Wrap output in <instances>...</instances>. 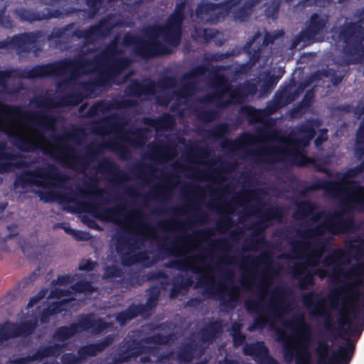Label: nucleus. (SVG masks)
<instances>
[{
	"instance_id": "1",
	"label": "nucleus",
	"mask_w": 364,
	"mask_h": 364,
	"mask_svg": "<svg viewBox=\"0 0 364 364\" xmlns=\"http://www.w3.org/2000/svg\"><path fill=\"white\" fill-rule=\"evenodd\" d=\"M356 245H353L348 251L336 250L328 256L323 262L322 269H317L316 274L321 277H330L341 283L338 291L331 294L327 299H321L318 295L311 294L306 295L304 303L311 309L315 315H321L329 306L337 309L342 312L346 322L351 314L358 310L357 303L360 294L358 286L364 281V265L358 264L356 267L346 268L341 267L349 262L350 255H359L355 250Z\"/></svg>"
},
{
	"instance_id": "2",
	"label": "nucleus",
	"mask_w": 364,
	"mask_h": 364,
	"mask_svg": "<svg viewBox=\"0 0 364 364\" xmlns=\"http://www.w3.org/2000/svg\"><path fill=\"white\" fill-rule=\"evenodd\" d=\"M314 220V228L304 233L302 244L296 248L295 256L301 257L304 263L296 272L303 287L312 284L313 277L307 267L317 264L323 252V240L332 234L348 230L344 217L339 214L330 216L317 215Z\"/></svg>"
},
{
	"instance_id": "3",
	"label": "nucleus",
	"mask_w": 364,
	"mask_h": 364,
	"mask_svg": "<svg viewBox=\"0 0 364 364\" xmlns=\"http://www.w3.org/2000/svg\"><path fill=\"white\" fill-rule=\"evenodd\" d=\"M262 303L268 302V309L275 317L272 323H282V329L277 330V335L283 341L291 358H295L296 364H311L310 353L308 350L309 343V330L299 316L291 322H284L282 318L284 304L280 292H267L263 296Z\"/></svg>"
},
{
	"instance_id": "4",
	"label": "nucleus",
	"mask_w": 364,
	"mask_h": 364,
	"mask_svg": "<svg viewBox=\"0 0 364 364\" xmlns=\"http://www.w3.org/2000/svg\"><path fill=\"white\" fill-rule=\"evenodd\" d=\"M314 131L309 127L302 129L296 137H291L286 139H279L268 144V147L263 151V154L267 155L268 161L280 159L279 154L288 153L295 156L304 157L303 148L314 136Z\"/></svg>"
},
{
	"instance_id": "5",
	"label": "nucleus",
	"mask_w": 364,
	"mask_h": 364,
	"mask_svg": "<svg viewBox=\"0 0 364 364\" xmlns=\"http://www.w3.org/2000/svg\"><path fill=\"white\" fill-rule=\"evenodd\" d=\"M328 190L336 196L342 198L348 208L364 209V188L346 181L341 183H331Z\"/></svg>"
},
{
	"instance_id": "6",
	"label": "nucleus",
	"mask_w": 364,
	"mask_h": 364,
	"mask_svg": "<svg viewBox=\"0 0 364 364\" xmlns=\"http://www.w3.org/2000/svg\"><path fill=\"white\" fill-rule=\"evenodd\" d=\"M352 349L349 344L348 348L341 347L338 351H335L328 342L321 341L316 349L317 364H341L348 359Z\"/></svg>"
},
{
	"instance_id": "7",
	"label": "nucleus",
	"mask_w": 364,
	"mask_h": 364,
	"mask_svg": "<svg viewBox=\"0 0 364 364\" xmlns=\"http://www.w3.org/2000/svg\"><path fill=\"white\" fill-rule=\"evenodd\" d=\"M24 180L28 183L42 187H47L54 183L53 173L48 168L28 171L25 174Z\"/></svg>"
},
{
	"instance_id": "8",
	"label": "nucleus",
	"mask_w": 364,
	"mask_h": 364,
	"mask_svg": "<svg viewBox=\"0 0 364 364\" xmlns=\"http://www.w3.org/2000/svg\"><path fill=\"white\" fill-rule=\"evenodd\" d=\"M182 17L180 13L176 14L170 18V22L167 27L161 31L164 38L173 44L176 45L179 38L180 26Z\"/></svg>"
},
{
	"instance_id": "9",
	"label": "nucleus",
	"mask_w": 364,
	"mask_h": 364,
	"mask_svg": "<svg viewBox=\"0 0 364 364\" xmlns=\"http://www.w3.org/2000/svg\"><path fill=\"white\" fill-rule=\"evenodd\" d=\"M33 327V323H30L29 325L24 324L23 328L21 327L18 330H17L16 326L11 323H5L0 326V341L23 333H30Z\"/></svg>"
},
{
	"instance_id": "10",
	"label": "nucleus",
	"mask_w": 364,
	"mask_h": 364,
	"mask_svg": "<svg viewBox=\"0 0 364 364\" xmlns=\"http://www.w3.org/2000/svg\"><path fill=\"white\" fill-rule=\"evenodd\" d=\"M19 166V160L11 156L7 149L0 146V171L11 170L13 166Z\"/></svg>"
},
{
	"instance_id": "11",
	"label": "nucleus",
	"mask_w": 364,
	"mask_h": 364,
	"mask_svg": "<svg viewBox=\"0 0 364 364\" xmlns=\"http://www.w3.org/2000/svg\"><path fill=\"white\" fill-rule=\"evenodd\" d=\"M65 289L60 286L57 289L56 291L52 292V297L56 298L58 299V301L56 302H52V306L49 307L48 309L46 311V314H51V313H55L58 311H61L63 310L66 309L65 307L60 308V306L57 307L56 306L59 305L60 304H65L68 301L69 299H65L64 296H65Z\"/></svg>"
},
{
	"instance_id": "12",
	"label": "nucleus",
	"mask_w": 364,
	"mask_h": 364,
	"mask_svg": "<svg viewBox=\"0 0 364 364\" xmlns=\"http://www.w3.org/2000/svg\"><path fill=\"white\" fill-rule=\"evenodd\" d=\"M122 212L119 208L104 210L103 213H99L97 217L103 220H112L117 223H121L120 215Z\"/></svg>"
},
{
	"instance_id": "13",
	"label": "nucleus",
	"mask_w": 364,
	"mask_h": 364,
	"mask_svg": "<svg viewBox=\"0 0 364 364\" xmlns=\"http://www.w3.org/2000/svg\"><path fill=\"white\" fill-rule=\"evenodd\" d=\"M244 351L248 355H255L257 356H264L267 354V349L263 344L246 346Z\"/></svg>"
},
{
	"instance_id": "14",
	"label": "nucleus",
	"mask_w": 364,
	"mask_h": 364,
	"mask_svg": "<svg viewBox=\"0 0 364 364\" xmlns=\"http://www.w3.org/2000/svg\"><path fill=\"white\" fill-rule=\"evenodd\" d=\"M93 263L90 261H82L80 264V269L90 270L93 268Z\"/></svg>"
},
{
	"instance_id": "15",
	"label": "nucleus",
	"mask_w": 364,
	"mask_h": 364,
	"mask_svg": "<svg viewBox=\"0 0 364 364\" xmlns=\"http://www.w3.org/2000/svg\"><path fill=\"white\" fill-rule=\"evenodd\" d=\"M75 332L73 331H72V332H70V331L67 328H63L60 330L58 336L64 339V338H68L70 334H73Z\"/></svg>"
},
{
	"instance_id": "16",
	"label": "nucleus",
	"mask_w": 364,
	"mask_h": 364,
	"mask_svg": "<svg viewBox=\"0 0 364 364\" xmlns=\"http://www.w3.org/2000/svg\"><path fill=\"white\" fill-rule=\"evenodd\" d=\"M363 137H364V131L360 129L359 131V132L358 134V136H357L358 145H361L363 143Z\"/></svg>"
},
{
	"instance_id": "17",
	"label": "nucleus",
	"mask_w": 364,
	"mask_h": 364,
	"mask_svg": "<svg viewBox=\"0 0 364 364\" xmlns=\"http://www.w3.org/2000/svg\"><path fill=\"white\" fill-rule=\"evenodd\" d=\"M326 139V137L324 135H323L321 139H319V138L316 139V145H318L322 141H324Z\"/></svg>"
},
{
	"instance_id": "18",
	"label": "nucleus",
	"mask_w": 364,
	"mask_h": 364,
	"mask_svg": "<svg viewBox=\"0 0 364 364\" xmlns=\"http://www.w3.org/2000/svg\"><path fill=\"white\" fill-rule=\"evenodd\" d=\"M35 302H36V299L35 298H33V299H32L30 301V302H29V304H28V306H33V303H35Z\"/></svg>"
},
{
	"instance_id": "19",
	"label": "nucleus",
	"mask_w": 364,
	"mask_h": 364,
	"mask_svg": "<svg viewBox=\"0 0 364 364\" xmlns=\"http://www.w3.org/2000/svg\"><path fill=\"white\" fill-rule=\"evenodd\" d=\"M235 339L236 340V343H239L240 342H241V341H242V340L243 339V338H242L240 335H239L238 340H237V338H235Z\"/></svg>"
},
{
	"instance_id": "20",
	"label": "nucleus",
	"mask_w": 364,
	"mask_h": 364,
	"mask_svg": "<svg viewBox=\"0 0 364 364\" xmlns=\"http://www.w3.org/2000/svg\"><path fill=\"white\" fill-rule=\"evenodd\" d=\"M232 102H239V100L237 98V97H236V96H235V95H234V96H232Z\"/></svg>"
},
{
	"instance_id": "21",
	"label": "nucleus",
	"mask_w": 364,
	"mask_h": 364,
	"mask_svg": "<svg viewBox=\"0 0 364 364\" xmlns=\"http://www.w3.org/2000/svg\"><path fill=\"white\" fill-rule=\"evenodd\" d=\"M65 230L67 232H69V233H72L73 232V230L70 228H65Z\"/></svg>"
},
{
	"instance_id": "22",
	"label": "nucleus",
	"mask_w": 364,
	"mask_h": 364,
	"mask_svg": "<svg viewBox=\"0 0 364 364\" xmlns=\"http://www.w3.org/2000/svg\"><path fill=\"white\" fill-rule=\"evenodd\" d=\"M303 206H304V207H306V208H311V205H310L309 203H304V204L303 205Z\"/></svg>"
},
{
	"instance_id": "23",
	"label": "nucleus",
	"mask_w": 364,
	"mask_h": 364,
	"mask_svg": "<svg viewBox=\"0 0 364 364\" xmlns=\"http://www.w3.org/2000/svg\"><path fill=\"white\" fill-rule=\"evenodd\" d=\"M262 319H263L262 322H267L268 321V318L267 317H265V316H264L262 318Z\"/></svg>"
},
{
	"instance_id": "24",
	"label": "nucleus",
	"mask_w": 364,
	"mask_h": 364,
	"mask_svg": "<svg viewBox=\"0 0 364 364\" xmlns=\"http://www.w3.org/2000/svg\"><path fill=\"white\" fill-rule=\"evenodd\" d=\"M298 163L301 164H304L305 163H306V161H298Z\"/></svg>"
}]
</instances>
